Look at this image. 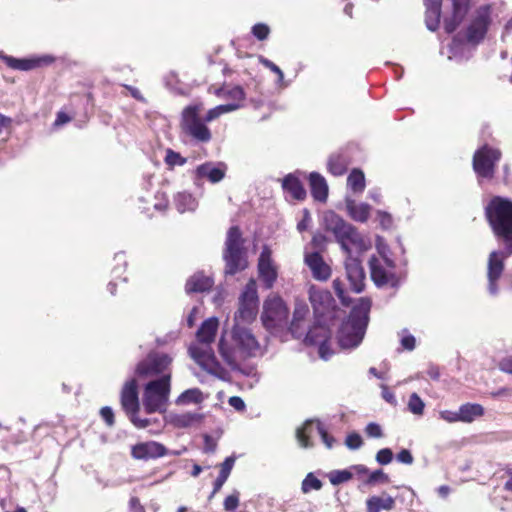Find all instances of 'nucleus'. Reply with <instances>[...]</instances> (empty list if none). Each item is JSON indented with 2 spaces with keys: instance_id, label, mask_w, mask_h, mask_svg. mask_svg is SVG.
<instances>
[{
  "instance_id": "nucleus-16",
  "label": "nucleus",
  "mask_w": 512,
  "mask_h": 512,
  "mask_svg": "<svg viewBox=\"0 0 512 512\" xmlns=\"http://www.w3.org/2000/svg\"><path fill=\"white\" fill-rule=\"evenodd\" d=\"M315 434L321 436L322 441L327 448H331L333 444V438L328 435L323 426L319 421L307 420L301 427L296 429V439L298 444L302 448L312 447L310 438Z\"/></svg>"
},
{
  "instance_id": "nucleus-1",
  "label": "nucleus",
  "mask_w": 512,
  "mask_h": 512,
  "mask_svg": "<svg viewBox=\"0 0 512 512\" xmlns=\"http://www.w3.org/2000/svg\"><path fill=\"white\" fill-rule=\"evenodd\" d=\"M218 353L229 367L236 369L243 361L262 356L264 349L250 328L234 323L230 331H222Z\"/></svg>"
},
{
  "instance_id": "nucleus-13",
  "label": "nucleus",
  "mask_w": 512,
  "mask_h": 512,
  "mask_svg": "<svg viewBox=\"0 0 512 512\" xmlns=\"http://www.w3.org/2000/svg\"><path fill=\"white\" fill-rule=\"evenodd\" d=\"M121 405L129 415L131 422L138 428H145L149 425L148 419H140L136 416L139 410L137 384L134 379L127 381L121 392Z\"/></svg>"
},
{
  "instance_id": "nucleus-23",
  "label": "nucleus",
  "mask_w": 512,
  "mask_h": 512,
  "mask_svg": "<svg viewBox=\"0 0 512 512\" xmlns=\"http://www.w3.org/2000/svg\"><path fill=\"white\" fill-rule=\"evenodd\" d=\"M305 264L311 270L312 276L318 281H326L331 276V268L325 263L318 252L307 253L304 258Z\"/></svg>"
},
{
  "instance_id": "nucleus-4",
  "label": "nucleus",
  "mask_w": 512,
  "mask_h": 512,
  "mask_svg": "<svg viewBox=\"0 0 512 512\" xmlns=\"http://www.w3.org/2000/svg\"><path fill=\"white\" fill-rule=\"evenodd\" d=\"M370 308L371 301L368 298H360L353 307L348 319L342 323L338 332L341 348H355L362 342L368 325Z\"/></svg>"
},
{
  "instance_id": "nucleus-5",
  "label": "nucleus",
  "mask_w": 512,
  "mask_h": 512,
  "mask_svg": "<svg viewBox=\"0 0 512 512\" xmlns=\"http://www.w3.org/2000/svg\"><path fill=\"white\" fill-rule=\"evenodd\" d=\"M323 224L327 231L333 233L342 250L350 254L353 250L363 251L367 245L356 228L347 223L342 217L333 211H327L323 215Z\"/></svg>"
},
{
  "instance_id": "nucleus-7",
  "label": "nucleus",
  "mask_w": 512,
  "mask_h": 512,
  "mask_svg": "<svg viewBox=\"0 0 512 512\" xmlns=\"http://www.w3.org/2000/svg\"><path fill=\"white\" fill-rule=\"evenodd\" d=\"M243 243L238 227H231L227 233L223 253L226 274L234 275L247 267V256Z\"/></svg>"
},
{
  "instance_id": "nucleus-21",
  "label": "nucleus",
  "mask_w": 512,
  "mask_h": 512,
  "mask_svg": "<svg viewBox=\"0 0 512 512\" xmlns=\"http://www.w3.org/2000/svg\"><path fill=\"white\" fill-rule=\"evenodd\" d=\"M488 24L489 9L488 7L480 8L476 17L468 27L466 35L467 40L471 43H478L486 34Z\"/></svg>"
},
{
  "instance_id": "nucleus-8",
  "label": "nucleus",
  "mask_w": 512,
  "mask_h": 512,
  "mask_svg": "<svg viewBox=\"0 0 512 512\" xmlns=\"http://www.w3.org/2000/svg\"><path fill=\"white\" fill-rule=\"evenodd\" d=\"M170 379L171 376L167 373L147 383L142 400L147 413L166 410L170 394Z\"/></svg>"
},
{
  "instance_id": "nucleus-49",
  "label": "nucleus",
  "mask_w": 512,
  "mask_h": 512,
  "mask_svg": "<svg viewBox=\"0 0 512 512\" xmlns=\"http://www.w3.org/2000/svg\"><path fill=\"white\" fill-rule=\"evenodd\" d=\"M226 511H234L239 506V492L235 491L231 495L227 496L223 503Z\"/></svg>"
},
{
  "instance_id": "nucleus-19",
  "label": "nucleus",
  "mask_w": 512,
  "mask_h": 512,
  "mask_svg": "<svg viewBox=\"0 0 512 512\" xmlns=\"http://www.w3.org/2000/svg\"><path fill=\"white\" fill-rule=\"evenodd\" d=\"M225 173L226 165L224 163L214 164L212 162L199 165L193 172L196 184L204 179H207L213 184L218 183L225 177Z\"/></svg>"
},
{
  "instance_id": "nucleus-3",
  "label": "nucleus",
  "mask_w": 512,
  "mask_h": 512,
  "mask_svg": "<svg viewBox=\"0 0 512 512\" xmlns=\"http://www.w3.org/2000/svg\"><path fill=\"white\" fill-rule=\"evenodd\" d=\"M219 328L216 317L206 319L196 333L197 342L189 347L191 357L208 373L220 376L223 369L217 361L211 344L214 342Z\"/></svg>"
},
{
  "instance_id": "nucleus-10",
  "label": "nucleus",
  "mask_w": 512,
  "mask_h": 512,
  "mask_svg": "<svg viewBox=\"0 0 512 512\" xmlns=\"http://www.w3.org/2000/svg\"><path fill=\"white\" fill-rule=\"evenodd\" d=\"M288 314V307L282 298L276 295L269 296L263 305L261 315L263 326L271 332L282 329L287 326Z\"/></svg>"
},
{
  "instance_id": "nucleus-62",
  "label": "nucleus",
  "mask_w": 512,
  "mask_h": 512,
  "mask_svg": "<svg viewBox=\"0 0 512 512\" xmlns=\"http://www.w3.org/2000/svg\"><path fill=\"white\" fill-rule=\"evenodd\" d=\"M69 121H70V118L67 116V114H65L64 112H59L57 114V118L55 120L54 125L55 126H60V125H63L65 123H68Z\"/></svg>"
},
{
  "instance_id": "nucleus-38",
  "label": "nucleus",
  "mask_w": 512,
  "mask_h": 512,
  "mask_svg": "<svg viewBox=\"0 0 512 512\" xmlns=\"http://www.w3.org/2000/svg\"><path fill=\"white\" fill-rule=\"evenodd\" d=\"M240 107H241V105L236 102H232V103L224 104V105H218V106L210 109L207 112V114L204 118V121L211 122V121L219 118L221 115L229 113V112H233V111L239 109Z\"/></svg>"
},
{
  "instance_id": "nucleus-27",
  "label": "nucleus",
  "mask_w": 512,
  "mask_h": 512,
  "mask_svg": "<svg viewBox=\"0 0 512 512\" xmlns=\"http://www.w3.org/2000/svg\"><path fill=\"white\" fill-rule=\"evenodd\" d=\"M345 205L348 215L357 222H366L370 216L371 207L366 203H357L355 200L346 197Z\"/></svg>"
},
{
  "instance_id": "nucleus-37",
  "label": "nucleus",
  "mask_w": 512,
  "mask_h": 512,
  "mask_svg": "<svg viewBox=\"0 0 512 512\" xmlns=\"http://www.w3.org/2000/svg\"><path fill=\"white\" fill-rule=\"evenodd\" d=\"M204 400L203 393L198 388L188 389L182 392L176 399L177 405L199 404Z\"/></svg>"
},
{
  "instance_id": "nucleus-59",
  "label": "nucleus",
  "mask_w": 512,
  "mask_h": 512,
  "mask_svg": "<svg viewBox=\"0 0 512 512\" xmlns=\"http://www.w3.org/2000/svg\"><path fill=\"white\" fill-rule=\"evenodd\" d=\"M415 342H416L415 337L410 334L403 336L401 339V344H402L403 348L406 350H409V351H411L415 348Z\"/></svg>"
},
{
  "instance_id": "nucleus-17",
  "label": "nucleus",
  "mask_w": 512,
  "mask_h": 512,
  "mask_svg": "<svg viewBox=\"0 0 512 512\" xmlns=\"http://www.w3.org/2000/svg\"><path fill=\"white\" fill-rule=\"evenodd\" d=\"M171 358L166 354L153 353L140 362L136 368L139 377H151L163 373L170 365Z\"/></svg>"
},
{
  "instance_id": "nucleus-54",
  "label": "nucleus",
  "mask_w": 512,
  "mask_h": 512,
  "mask_svg": "<svg viewBox=\"0 0 512 512\" xmlns=\"http://www.w3.org/2000/svg\"><path fill=\"white\" fill-rule=\"evenodd\" d=\"M376 482H388V476L381 469L370 473L367 480L368 484H374Z\"/></svg>"
},
{
  "instance_id": "nucleus-9",
  "label": "nucleus",
  "mask_w": 512,
  "mask_h": 512,
  "mask_svg": "<svg viewBox=\"0 0 512 512\" xmlns=\"http://www.w3.org/2000/svg\"><path fill=\"white\" fill-rule=\"evenodd\" d=\"M377 249L381 258L372 257L369 261L371 278L378 287H395L398 284V278L394 273V262L388 258L382 239H377Z\"/></svg>"
},
{
  "instance_id": "nucleus-14",
  "label": "nucleus",
  "mask_w": 512,
  "mask_h": 512,
  "mask_svg": "<svg viewBox=\"0 0 512 512\" xmlns=\"http://www.w3.org/2000/svg\"><path fill=\"white\" fill-rule=\"evenodd\" d=\"M504 242L507 246L506 253L493 251L490 253L488 259V291L491 295H496L498 292L497 280L500 278L504 270V258L507 255L512 254V240Z\"/></svg>"
},
{
  "instance_id": "nucleus-50",
  "label": "nucleus",
  "mask_w": 512,
  "mask_h": 512,
  "mask_svg": "<svg viewBox=\"0 0 512 512\" xmlns=\"http://www.w3.org/2000/svg\"><path fill=\"white\" fill-rule=\"evenodd\" d=\"M345 444L349 449L355 450L362 446L363 441L358 433H351L346 437Z\"/></svg>"
},
{
  "instance_id": "nucleus-64",
  "label": "nucleus",
  "mask_w": 512,
  "mask_h": 512,
  "mask_svg": "<svg viewBox=\"0 0 512 512\" xmlns=\"http://www.w3.org/2000/svg\"><path fill=\"white\" fill-rule=\"evenodd\" d=\"M512 394V389L510 388H501L497 390L496 392L492 393L493 397H503V396H510Z\"/></svg>"
},
{
  "instance_id": "nucleus-55",
  "label": "nucleus",
  "mask_w": 512,
  "mask_h": 512,
  "mask_svg": "<svg viewBox=\"0 0 512 512\" xmlns=\"http://www.w3.org/2000/svg\"><path fill=\"white\" fill-rule=\"evenodd\" d=\"M377 217L380 222V225L384 229H389L392 226V217L390 214L383 211H377Z\"/></svg>"
},
{
  "instance_id": "nucleus-25",
  "label": "nucleus",
  "mask_w": 512,
  "mask_h": 512,
  "mask_svg": "<svg viewBox=\"0 0 512 512\" xmlns=\"http://www.w3.org/2000/svg\"><path fill=\"white\" fill-rule=\"evenodd\" d=\"M309 299L315 313L323 315L332 305L333 299L329 291L321 290L315 286L309 289Z\"/></svg>"
},
{
  "instance_id": "nucleus-56",
  "label": "nucleus",
  "mask_w": 512,
  "mask_h": 512,
  "mask_svg": "<svg viewBox=\"0 0 512 512\" xmlns=\"http://www.w3.org/2000/svg\"><path fill=\"white\" fill-rule=\"evenodd\" d=\"M397 461L403 463V464H407V465H411L414 461V458L411 454V452L407 449H403L401 450L397 456Z\"/></svg>"
},
{
  "instance_id": "nucleus-36",
  "label": "nucleus",
  "mask_w": 512,
  "mask_h": 512,
  "mask_svg": "<svg viewBox=\"0 0 512 512\" xmlns=\"http://www.w3.org/2000/svg\"><path fill=\"white\" fill-rule=\"evenodd\" d=\"M235 463V457L229 456L225 459V461L220 466V473L218 477L216 478L213 486V494H216L220 491L224 483L227 481L231 470Z\"/></svg>"
},
{
  "instance_id": "nucleus-32",
  "label": "nucleus",
  "mask_w": 512,
  "mask_h": 512,
  "mask_svg": "<svg viewBox=\"0 0 512 512\" xmlns=\"http://www.w3.org/2000/svg\"><path fill=\"white\" fill-rule=\"evenodd\" d=\"M282 187L296 200H303L306 197V191L295 174H288L282 181Z\"/></svg>"
},
{
  "instance_id": "nucleus-22",
  "label": "nucleus",
  "mask_w": 512,
  "mask_h": 512,
  "mask_svg": "<svg viewBox=\"0 0 512 512\" xmlns=\"http://www.w3.org/2000/svg\"><path fill=\"white\" fill-rule=\"evenodd\" d=\"M168 454L166 447L155 441L139 443L132 448V456L135 459H154Z\"/></svg>"
},
{
  "instance_id": "nucleus-20",
  "label": "nucleus",
  "mask_w": 512,
  "mask_h": 512,
  "mask_svg": "<svg viewBox=\"0 0 512 512\" xmlns=\"http://www.w3.org/2000/svg\"><path fill=\"white\" fill-rule=\"evenodd\" d=\"M258 272L266 288H271L277 279V269L272 261L271 251L268 247H264L259 256Z\"/></svg>"
},
{
  "instance_id": "nucleus-61",
  "label": "nucleus",
  "mask_w": 512,
  "mask_h": 512,
  "mask_svg": "<svg viewBox=\"0 0 512 512\" xmlns=\"http://www.w3.org/2000/svg\"><path fill=\"white\" fill-rule=\"evenodd\" d=\"M216 448V443L212 440L210 436H205V452H214Z\"/></svg>"
},
{
  "instance_id": "nucleus-18",
  "label": "nucleus",
  "mask_w": 512,
  "mask_h": 512,
  "mask_svg": "<svg viewBox=\"0 0 512 512\" xmlns=\"http://www.w3.org/2000/svg\"><path fill=\"white\" fill-rule=\"evenodd\" d=\"M347 254L345 260L346 279L350 284V289L355 293H360L364 289L365 272L357 258Z\"/></svg>"
},
{
  "instance_id": "nucleus-60",
  "label": "nucleus",
  "mask_w": 512,
  "mask_h": 512,
  "mask_svg": "<svg viewBox=\"0 0 512 512\" xmlns=\"http://www.w3.org/2000/svg\"><path fill=\"white\" fill-rule=\"evenodd\" d=\"M500 370L512 374V358H504L499 363Z\"/></svg>"
},
{
  "instance_id": "nucleus-39",
  "label": "nucleus",
  "mask_w": 512,
  "mask_h": 512,
  "mask_svg": "<svg viewBox=\"0 0 512 512\" xmlns=\"http://www.w3.org/2000/svg\"><path fill=\"white\" fill-rule=\"evenodd\" d=\"M347 186L355 193H360L365 189V176L359 169H354L347 178Z\"/></svg>"
},
{
  "instance_id": "nucleus-51",
  "label": "nucleus",
  "mask_w": 512,
  "mask_h": 512,
  "mask_svg": "<svg viewBox=\"0 0 512 512\" xmlns=\"http://www.w3.org/2000/svg\"><path fill=\"white\" fill-rule=\"evenodd\" d=\"M393 453L389 448H383L376 454V460L381 465H387L392 461Z\"/></svg>"
},
{
  "instance_id": "nucleus-6",
  "label": "nucleus",
  "mask_w": 512,
  "mask_h": 512,
  "mask_svg": "<svg viewBox=\"0 0 512 512\" xmlns=\"http://www.w3.org/2000/svg\"><path fill=\"white\" fill-rule=\"evenodd\" d=\"M486 215L494 234L504 241L512 240V202L494 197L486 207Z\"/></svg>"
},
{
  "instance_id": "nucleus-63",
  "label": "nucleus",
  "mask_w": 512,
  "mask_h": 512,
  "mask_svg": "<svg viewBox=\"0 0 512 512\" xmlns=\"http://www.w3.org/2000/svg\"><path fill=\"white\" fill-rule=\"evenodd\" d=\"M350 468H351V471L353 472V475L354 474L364 475L369 472L368 468L364 465H353Z\"/></svg>"
},
{
  "instance_id": "nucleus-43",
  "label": "nucleus",
  "mask_w": 512,
  "mask_h": 512,
  "mask_svg": "<svg viewBox=\"0 0 512 512\" xmlns=\"http://www.w3.org/2000/svg\"><path fill=\"white\" fill-rule=\"evenodd\" d=\"M425 404L417 393H412L409 398L408 408L415 415H422Z\"/></svg>"
},
{
  "instance_id": "nucleus-58",
  "label": "nucleus",
  "mask_w": 512,
  "mask_h": 512,
  "mask_svg": "<svg viewBox=\"0 0 512 512\" xmlns=\"http://www.w3.org/2000/svg\"><path fill=\"white\" fill-rule=\"evenodd\" d=\"M228 403L236 411H243L245 409V403L242 398L238 396H232L229 398Z\"/></svg>"
},
{
  "instance_id": "nucleus-15",
  "label": "nucleus",
  "mask_w": 512,
  "mask_h": 512,
  "mask_svg": "<svg viewBox=\"0 0 512 512\" xmlns=\"http://www.w3.org/2000/svg\"><path fill=\"white\" fill-rule=\"evenodd\" d=\"M501 153L497 149L487 146L482 147L475 152L473 158L474 171L480 177L491 178L494 173V165L499 161Z\"/></svg>"
},
{
  "instance_id": "nucleus-24",
  "label": "nucleus",
  "mask_w": 512,
  "mask_h": 512,
  "mask_svg": "<svg viewBox=\"0 0 512 512\" xmlns=\"http://www.w3.org/2000/svg\"><path fill=\"white\" fill-rule=\"evenodd\" d=\"M469 1L470 0H450L453 15L451 18H445L444 20V28L447 33L455 31L457 26L461 23L468 11Z\"/></svg>"
},
{
  "instance_id": "nucleus-11",
  "label": "nucleus",
  "mask_w": 512,
  "mask_h": 512,
  "mask_svg": "<svg viewBox=\"0 0 512 512\" xmlns=\"http://www.w3.org/2000/svg\"><path fill=\"white\" fill-rule=\"evenodd\" d=\"M203 110L202 104L187 106L182 112L181 127L183 131L199 142H209L211 132L205 125L204 119L200 118Z\"/></svg>"
},
{
  "instance_id": "nucleus-57",
  "label": "nucleus",
  "mask_w": 512,
  "mask_h": 512,
  "mask_svg": "<svg viewBox=\"0 0 512 512\" xmlns=\"http://www.w3.org/2000/svg\"><path fill=\"white\" fill-rule=\"evenodd\" d=\"M100 414L108 426H112L114 424V413L110 407H103L100 410Z\"/></svg>"
},
{
  "instance_id": "nucleus-52",
  "label": "nucleus",
  "mask_w": 512,
  "mask_h": 512,
  "mask_svg": "<svg viewBox=\"0 0 512 512\" xmlns=\"http://www.w3.org/2000/svg\"><path fill=\"white\" fill-rule=\"evenodd\" d=\"M365 432L367 436L371 438H381L383 436L381 426L374 422H371L366 426Z\"/></svg>"
},
{
  "instance_id": "nucleus-41",
  "label": "nucleus",
  "mask_w": 512,
  "mask_h": 512,
  "mask_svg": "<svg viewBox=\"0 0 512 512\" xmlns=\"http://www.w3.org/2000/svg\"><path fill=\"white\" fill-rule=\"evenodd\" d=\"M328 169L333 175L340 176L346 171L345 161L340 156H331L328 161Z\"/></svg>"
},
{
  "instance_id": "nucleus-28",
  "label": "nucleus",
  "mask_w": 512,
  "mask_h": 512,
  "mask_svg": "<svg viewBox=\"0 0 512 512\" xmlns=\"http://www.w3.org/2000/svg\"><path fill=\"white\" fill-rule=\"evenodd\" d=\"M367 512H381L392 510L395 507V499L387 493L371 496L366 501Z\"/></svg>"
},
{
  "instance_id": "nucleus-33",
  "label": "nucleus",
  "mask_w": 512,
  "mask_h": 512,
  "mask_svg": "<svg viewBox=\"0 0 512 512\" xmlns=\"http://www.w3.org/2000/svg\"><path fill=\"white\" fill-rule=\"evenodd\" d=\"M213 285V280L203 275L202 273L194 274L186 283V291L191 292H205Z\"/></svg>"
},
{
  "instance_id": "nucleus-34",
  "label": "nucleus",
  "mask_w": 512,
  "mask_h": 512,
  "mask_svg": "<svg viewBox=\"0 0 512 512\" xmlns=\"http://www.w3.org/2000/svg\"><path fill=\"white\" fill-rule=\"evenodd\" d=\"M484 409L480 404L466 403L460 406L458 410V416L460 422L470 423L477 417L482 416Z\"/></svg>"
},
{
  "instance_id": "nucleus-40",
  "label": "nucleus",
  "mask_w": 512,
  "mask_h": 512,
  "mask_svg": "<svg viewBox=\"0 0 512 512\" xmlns=\"http://www.w3.org/2000/svg\"><path fill=\"white\" fill-rule=\"evenodd\" d=\"M216 94L233 101H242L245 97L244 91L240 86L223 87L216 90Z\"/></svg>"
},
{
  "instance_id": "nucleus-29",
  "label": "nucleus",
  "mask_w": 512,
  "mask_h": 512,
  "mask_svg": "<svg viewBox=\"0 0 512 512\" xmlns=\"http://www.w3.org/2000/svg\"><path fill=\"white\" fill-rule=\"evenodd\" d=\"M424 5L426 26L429 30L435 31L440 22L441 5L437 0H424Z\"/></svg>"
},
{
  "instance_id": "nucleus-26",
  "label": "nucleus",
  "mask_w": 512,
  "mask_h": 512,
  "mask_svg": "<svg viewBox=\"0 0 512 512\" xmlns=\"http://www.w3.org/2000/svg\"><path fill=\"white\" fill-rule=\"evenodd\" d=\"M53 60L54 59L51 56L33 57L27 59H18L13 57L6 58V64L16 70L29 71L42 65L50 64L53 62Z\"/></svg>"
},
{
  "instance_id": "nucleus-30",
  "label": "nucleus",
  "mask_w": 512,
  "mask_h": 512,
  "mask_svg": "<svg viewBox=\"0 0 512 512\" xmlns=\"http://www.w3.org/2000/svg\"><path fill=\"white\" fill-rule=\"evenodd\" d=\"M311 193L314 199L324 202L328 196V186L326 180L319 173L312 172L309 176Z\"/></svg>"
},
{
  "instance_id": "nucleus-35",
  "label": "nucleus",
  "mask_w": 512,
  "mask_h": 512,
  "mask_svg": "<svg viewBox=\"0 0 512 512\" xmlns=\"http://www.w3.org/2000/svg\"><path fill=\"white\" fill-rule=\"evenodd\" d=\"M175 206L180 213L195 211L198 202L192 194L179 192L174 198Z\"/></svg>"
},
{
  "instance_id": "nucleus-42",
  "label": "nucleus",
  "mask_w": 512,
  "mask_h": 512,
  "mask_svg": "<svg viewBox=\"0 0 512 512\" xmlns=\"http://www.w3.org/2000/svg\"><path fill=\"white\" fill-rule=\"evenodd\" d=\"M353 477V472L351 468L345 470H335L330 472L329 480L333 485L342 484Z\"/></svg>"
},
{
  "instance_id": "nucleus-2",
  "label": "nucleus",
  "mask_w": 512,
  "mask_h": 512,
  "mask_svg": "<svg viewBox=\"0 0 512 512\" xmlns=\"http://www.w3.org/2000/svg\"><path fill=\"white\" fill-rule=\"evenodd\" d=\"M309 315V308L304 302H296L293 318L289 330L294 338H301L305 335L304 343L306 345L318 346V354L323 360H328L333 351L328 344L331 333L323 325H315L307 332L306 317Z\"/></svg>"
},
{
  "instance_id": "nucleus-46",
  "label": "nucleus",
  "mask_w": 512,
  "mask_h": 512,
  "mask_svg": "<svg viewBox=\"0 0 512 512\" xmlns=\"http://www.w3.org/2000/svg\"><path fill=\"white\" fill-rule=\"evenodd\" d=\"M258 59H259V62L261 64H263L266 68L270 69L272 72L277 74L278 83L285 85L284 84V74H283L282 70L276 64H274L272 61L268 60L267 58H265L263 56H259Z\"/></svg>"
},
{
  "instance_id": "nucleus-31",
  "label": "nucleus",
  "mask_w": 512,
  "mask_h": 512,
  "mask_svg": "<svg viewBox=\"0 0 512 512\" xmlns=\"http://www.w3.org/2000/svg\"><path fill=\"white\" fill-rule=\"evenodd\" d=\"M203 416L199 413L186 412L181 414H171L169 416V423L175 428H188L198 424Z\"/></svg>"
},
{
  "instance_id": "nucleus-47",
  "label": "nucleus",
  "mask_w": 512,
  "mask_h": 512,
  "mask_svg": "<svg viewBox=\"0 0 512 512\" xmlns=\"http://www.w3.org/2000/svg\"><path fill=\"white\" fill-rule=\"evenodd\" d=\"M333 287H334V290H335L337 296L341 300V302L344 305H348L349 301L345 295L346 288H345V284L343 283V281L339 278L335 279L333 281Z\"/></svg>"
},
{
  "instance_id": "nucleus-12",
  "label": "nucleus",
  "mask_w": 512,
  "mask_h": 512,
  "mask_svg": "<svg viewBox=\"0 0 512 512\" xmlns=\"http://www.w3.org/2000/svg\"><path fill=\"white\" fill-rule=\"evenodd\" d=\"M258 304L256 282L251 279L239 297V307L234 315V323L245 325L253 322L258 313Z\"/></svg>"
},
{
  "instance_id": "nucleus-44",
  "label": "nucleus",
  "mask_w": 512,
  "mask_h": 512,
  "mask_svg": "<svg viewBox=\"0 0 512 512\" xmlns=\"http://www.w3.org/2000/svg\"><path fill=\"white\" fill-rule=\"evenodd\" d=\"M322 487L321 481L312 473H309L302 482V491L308 493L311 490H319Z\"/></svg>"
},
{
  "instance_id": "nucleus-48",
  "label": "nucleus",
  "mask_w": 512,
  "mask_h": 512,
  "mask_svg": "<svg viewBox=\"0 0 512 512\" xmlns=\"http://www.w3.org/2000/svg\"><path fill=\"white\" fill-rule=\"evenodd\" d=\"M270 33V29L266 24L258 23L252 27V34L258 40H265Z\"/></svg>"
},
{
  "instance_id": "nucleus-53",
  "label": "nucleus",
  "mask_w": 512,
  "mask_h": 512,
  "mask_svg": "<svg viewBox=\"0 0 512 512\" xmlns=\"http://www.w3.org/2000/svg\"><path fill=\"white\" fill-rule=\"evenodd\" d=\"M439 417L448 423L460 422L458 411L442 410L439 412Z\"/></svg>"
},
{
  "instance_id": "nucleus-45",
  "label": "nucleus",
  "mask_w": 512,
  "mask_h": 512,
  "mask_svg": "<svg viewBox=\"0 0 512 512\" xmlns=\"http://www.w3.org/2000/svg\"><path fill=\"white\" fill-rule=\"evenodd\" d=\"M165 162L170 167L183 166L186 164L187 159L182 157L179 153L168 149L165 156Z\"/></svg>"
}]
</instances>
